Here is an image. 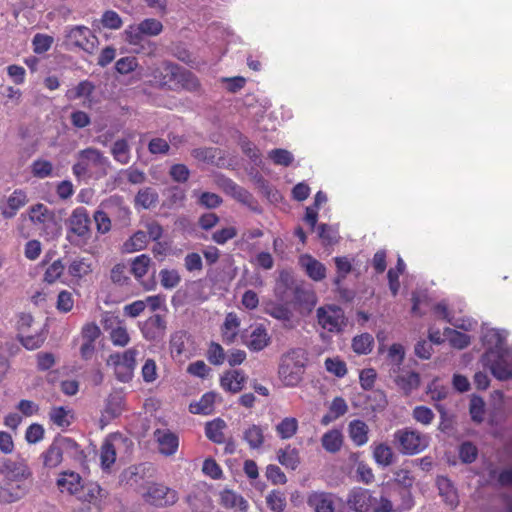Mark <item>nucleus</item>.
<instances>
[{"instance_id":"obj_1","label":"nucleus","mask_w":512,"mask_h":512,"mask_svg":"<svg viewBox=\"0 0 512 512\" xmlns=\"http://www.w3.org/2000/svg\"><path fill=\"white\" fill-rule=\"evenodd\" d=\"M307 352L303 348H292L281 356L278 374L282 383L287 387L297 386L303 379Z\"/></svg>"},{"instance_id":"obj_2","label":"nucleus","mask_w":512,"mask_h":512,"mask_svg":"<svg viewBox=\"0 0 512 512\" xmlns=\"http://www.w3.org/2000/svg\"><path fill=\"white\" fill-rule=\"evenodd\" d=\"M482 362L497 379H512V350L508 347L500 351H486Z\"/></svg>"},{"instance_id":"obj_3","label":"nucleus","mask_w":512,"mask_h":512,"mask_svg":"<svg viewBox=\"0 0 512 512\" xmlns=\"http://www.w3.org/2000/svg\"><path fill=\"white\" fill-rule=\"evenodd\" d=\"M394 443L401 453L415 455L428 447L429 437L417 430L404 428L394 433Z\"/></svg>"},{"instance_id":"obj_4","label":"nucleus","mask_w":512,"mask_h":512,"mask_svg":"<svg viewBox=\"0 0 512 512\" xmlns=\"http://www.w3.org/2000/svg\"><path fill=\"white\" fill-rule=\"evenodd\" d=\"M138 351L135 348L128 349L123 353H114L108 357L107 365L113 366L115 377L122 383L132 380L136 368V356Z\"/></svg>"},{"instance_id":"obj_5","label":"nucleus","mask_w":512,"mask_h":512,"mask_svg":"<svg viewBox=\"0 0 512 512\" xmlns=\"http://www.w3.org/2000/svg\"><path fill=\"white\" fill-rule=\"evenodd\" d=\"M318 324L331 333H340L347 324L343 309L336 305L321 306L316 310Z\"/></svg>"},{"instance_id":"obj_6","label":"nucleus","mask_w":512,"mask_h":512,"mask_svg":"<svg viewBox=\"0 0 512 512\" xmlns=\"http://www.w3.org/2000/svg\"><path fill=\"white\" fill-rule=\"evenodd\" d=\"M65 39L70 45L78 47L83 51L92 54L98 46V38L86 26H68L65 29Z\"/></svg>"},{"instance_id":"obj_7","label":"nucleus","mask_w":512,"mask_h":512,"mask_svg":"<svg viewBox=\"0 0 512 512\" xmlns=\"http://www.w3.org/2000/svg\"><path fill=\"white\" fill-rule=\"evenodd\" d=\"M142 497L146 503L155 507L171 506L178 500L175 490L157 483L149 484Z\"/></svg>"},{"instance_id":"obj_8","label":"nucleus","mask_w":512,"mask_h":512,"mask_svg":"<svg viewBox=\"0 0 512 512\" xmlns=\"http://www.w3.org/2000/svg\"><path fill=\"white\" fill-rule=\"evenodd\" d=\"M78 159H82L88 169L95 174L96 178L105 177L111 169L110 160L96 148H86L78 152Z\"/></svg>"},{"instance_id":"obj_9","label":"nucleus","mask_w":512,"mask_h":512,"mask_svg":"<svg viewBox=\"0 0 512 512\" xmlns=\"http://www.w3.org/2000/svg\"><path fill=\"white\" fill-rule=\"evenodd\" d=\"M163 31L162 23L154 18H147L137 25H131L125 30L127 41L130 44H139L143 36H157Z\"/></svg>"},{"instance_id":"obj_10","label":"nucleus","mask_w":512,"mask_h":512,"mask_svg":"<svg viewBox=\"0 0 512 512\" xmlns=\"http://www.w3.org/2000/svg\"><path fill=\"white\" fill-rule=\"evenodd\" d=\"M0 475L9 482H22L32 477V471L25 460H11L0 458Z\"/></svg>"},{"instance_id":"obj_11","label":"nucleus","mask_w":512,"mask_h":512,"mask_svg":"<svg viewBox=\"0 0 512 512\" xmlns=\"http://www.w3.org/2000/svg\"><path fill=\"white\" fill-rule=\"evenodd\" d=\"M68 232L86 241L91 236V220L88 211L84 207L75 208L66 222Z\"/></svg>"},{"instance_id":"obj_12","label":"nucleus","mask_w":512,"mask_h":512,"mask_svg":"<svg viewBox=\"0 0 512 512\" xmlns=\"http://www.w3.org/2000/svg\"><path fill=\"white\" fill-rule=\"evenodd\" d=\"M161 73L170 78H175V84L180 85L189 92L199 91L201 87L198 78L191 71L182 69L177 65L164 63Z\"/></svg>"},{"instance_id":"obj_13","label":"nucleus","mask_w":512,"mask_h":512,"mask_svg":"<svg viewBox=\"0 0 512 512\" xmlns=\"http://www.w3.org/2000/svg\"><path fill=\"white\" fill-rule=\"evenodd\" d=\"M127 442L122 435L114 434L107 437L100 448V461L104 469H109L116 460V451Z\"/></svg>"},{"instance_id":"obj_14","label":"nucleus","mask_w":512,"mask_h":512,"mask_svg":"<svg viewBox=\"0 0 512 512\" xmlns=\"http://www.w3.org/2000/svg\"><path fill=\"white\" fill-rule=\"evenodd\" d=\"M167 323L160 314H154L140 326L141 333L147 341H159L166 334Z\"/></svg>"},{"instance_id":"obj_15","label":"nucleus","mask_w":512,"mask_h":512,"mask_svg":"<svg viewBox=\"0 0 512 512\" xmlns=\"http://www.w3.org/2000/svg\"><path fill=\"white\" fill-rule=\"evenodd\" d=\"M389 377L405 395H409L420 386V375L417 372L406 370L402 367L394 373L390 372Z\"/></svg>"},{"instance_id":"obj_16","label":"nucleus","mask_w":512,"mask_h":512,"mask_svg":"<svg viewBox=\"0 0 512 512\" xmlns=\"http://www.w3.org/2000/svg\"><path fill=\"white\" fill-rule=\"evenodd\" d=\"M372 493L368 489L353 488L347 496L348 507L355 512H370Z\"/></svg>"},{"instance_id":"obj_17","label":"nucleus","mask_w":512,"mask_h":512,"mask_svg":"<svg viewBox=\"0 0 512 512\" xmlns=\"http://www.w3.org/2000/svg\"><path fill=\"white\" fill-rule=\"evenodd\" d=\"M336 496L327 492H312L307 503L314 512H337L335 507Z\"/></svg>"},{"instance_id":"obj_18","label":"nucleus","mask_w":512,"mask_h":512,"mask_svg":"<svg viewBox=\"0 0 512 512\" xmlns=\"http://www.w3.org/2000/svg\"><path fill=\"white\" fill-rule=\"evenodd\" d=\"M56 484L62 493L67 492L69 495L76 497L78 492H80L83 480L76 472L64 471L59 474Z\"/></svg>"},{"instance_id":"obj_19","label":"nucleus","mask_w":512,"mask_h":512,"mask_svg":"<svg viewBox=\"0 0 512 512\" xmlns=\"http://www.w3.org/2000/svg\"><path fill=\"white\" fill-rule=\"evenodd\" d=\"M155 440L158 443L159 452L165 456H172L176 453L179 446L178 436L169 431L157 429L154 432Z\"/></svg>"},{"instance_id":"obj_20","label":"nucleus","mask_w":512,"mask_h":512,"mask_svg":"<svg viewBox=\"0 0 512 512\" xmlns=\"http://www.w3.org/2000/svg\"><path fill=\"white\" fill-rule=\"evenodd\" d=\"M28 202L27 194L21 190L16 189L7 199L5 205L1 206V215L5 219L13 218L18 210L24 207Z\"/></svg>"},{"instance_id":"obj_21","label":"nucleus","mask_w":512,"mask_h":512,"mask_svg":"<svg viewBox=\"0 0 512 512\" xmlns=\"http://www.w3.org/2000/svg\"><path fill=\"white\" fill-rule=\"evenodd\" d=\"M299 263L312 280L322 281L326 277L325 265L311 255H302Z\"/></svg>"},{"instance_id":"obj_22","label":"nucleus","mask_w":512,"mask_h":512,"mask_svg":"<svg viewBox=\"0 0 512 512\" xmlns=\"http://www.w3.org/2000/svg\"><path fill=\"white\" fill-rule=\"evenodd\" d=\"M247 377L241 370H229L220 379V384L226 391L237 393L241 391L246 383Z\"/></svg>"},{"instance_id":"obj_23","label":"nucleus","mask_w":512,"mask_h":512,"mask_svg":"<svg viewBox=\"0 0 512 512\" xmlns=\"http://www.w3.org/2000/svg\"><path fill=\"white\" fill-rule=\"evenodd\" d=\"M133 138V134H129L127 138L117 139L111 146L110 153L113 159L121 165H127L131 161V147L129 140Z\"/></svg>"},{"instance_id":"obj_24","label":"nucleus","mask_w":512,"mask_h":512,"mask_svg":"<svg viewBox=\"0 0 512 512\" xmlns=\"http://www.w3.org/2000/svg\"><path fill=\"white\" fill-rule=\"evenodd\" d=\"M507 331L498 329H489L483 335V343L487 347L486 351L503 350L506 346Z\"/></svg>"},{"instance_id":"obj_25","label":"nucleus","mask_w":512,"mask_h":512,"mask_svg":"<svg viewBox=\"0 0 512 512\" xmlns=\"http://www.w3.org/2000/svg\"><path fill=\"white\" fill-rule=\"evenodd\" d=\"M437 486L440 496L444 501L451 507L455 508L459 504V498L457 490L453 486L452 482L444 476L437 478Z\"/></svg>"},{"instance_id":"obj_26","label":"nucleus","mask_w":512,"mask_h":512,"mask_svg":"<svg viewBox=\"0 0 512 512\" xmlns=\"http://www.w3.org/2000/svg\"><path fill=\"white\" fill-rule=\"evenodd\" d=\"M271 342L267 329L262 325L254 328L250 334V340L247 342V347L254 352H259L266 348Z\"/></svg>"},{"instance_id":"obj_27","label":"nucleus","mask_w":512,"mask_h":512,"mask_svg":"<svg viewBox=\"0 0 512 512\" xmlns=\"http://www.w3.org/2000/svg\"><path fill=\"white\" fill-rule=\"evenodd\" d=\"M43 466L45 468L53 469L58 467L63 461V452L57 438L53 440L50 446L41 454Z\"/></svg>"},{"instance_id":"obj_28","label":"nucleus","mask_w":512,"mask_h":512,"mask_svg":"<svg viewBox=\"0 0 512 512\" xmlns=\"http://www.w3.org/2000/svg\"><path fill=\"white\" fill-rule=\"evenodd\" d=\"M29 488L24 484H17L14 488L0 487V503L10 504L19 501L27 495Z\"/></svg>"},{"instance_id":"obj_29","label":"nucleus","mask_w":512,"mask_h":512,"mask_svg":"<svg viewBox=\"0 0 512 512\" xmlns=\"http://www.w3.org/2000/svg\"><path fill=\"white\" fill-rule=\"evenodd\" d=\"M367 424L362 420H353L349 424V436L356 446H362L368 442Z\"/></svg>"},{"instance_id":"obj_30","label":"nucleus","mask_w":512,"mask_h":512,"mask_svg":"<svg viewBox=\"0 0 512 512\" xmlns=\"http://www.w3.org/2000/svg\"><path fill=\"white\" fill-rule=\"evenodd\" d=\"M102 491V488L97 483L83 482L76 498L81 502L95 504L102 497Z\"/></svg>"},{"instance_id":"obj_31","label":"nucleus","mask_w":512,"mask_h":512,"mask_svg":"<svg viewBox=\"0 0 512 512\" xmlns=\"http://www.w3.org/2000/svg\"><path fill=\"white\" fill-rule=\"evenodd\" d=\"M323 448L329 453H337L343 444V435L341 431L332 429L323 434L321 438Z\"/></svg>"},{"instance_id":"obj_32","label":"nucleus","mask_w":512,"mask_h":512,"mask_svg":"<svg viewBox=\"0 0 512 512\" xmlns=\"http://www.w3.org/2000/svg\"><path fill=\"white\" fill-rule=\"evenodd\" d=\"M148 237L145 231H136L128 240L123 244V250L126 253H134L145 249L148 245Z\"/></svg>"},{"instance_id":"obj_33","label":"nucleus","mask_w":512,"mask_h":512,"mask_svg":"<svg viewBox=\"0 0 512 512\" xmlns=\"http://www.w3.org/2000/svg\"><path fill=\"white\" fill-rule=\"evenodd\" d=\"M277 459L281 465L291 470H295L300 463L297 449L291 448L290 446H287L285 449L278 450Z\"/></svg>"},{"instance_id":"obj_34","label":"nucleus","mask_w":512,"mask_h":512,"mask_svg":"<svg viewBox=\"0 0 512 512\" xmlns=\"http://www.w3.org/2000/svg\"><path fill=\"white\" fill-rule=\"evenodd\" d=\"M226 427L224 420L217 418L210 421L205 426L206 437L214 443L221 444L224 442L223 429Z\"/></svg>"},{"instance_id":"obj_35","label":"nucleus","mask_w":512,"mask_h":512,"mask_svg":"<svg viewBox=\"0 0 512 512\" xmlns=\"http://www.w3.org/2000/svg\"><path fill=\"white\" fill-rule=\"evenodd\" d=\"M243 439L251 449H259L264 443L263 429L258 425L252 424L243 432Z\"/></svg>"},{"instance_id":"obj_36","label":"nucleus","mask_w":512,"mask_h":512,"mask_svg":"<svg viewBox=\"0 0 512 512\" xmlns=\"http://www.w3.org/2000/svg\"><path fill=\"white\" fill-rule=\"evenodd\" d=\"M159 195L155 189L151 187H145L140 189L135 196V204L141 206L144 209H149L157 204Z\"/></svg>"},{"instance_id":"obj_37","label":"nucleus","mask_w":512,"mask_h":512,"mask_svg":"<svg viewBox=\"0 0 512 512\" xmlns=\"http://www.w3.org/2000/svg\"><path fill=\"white\" fill-rule=\"evenodd\" d=\"M404 358H405L404 347L398 343L392 344L388 350V355H387L388 365L390 366L389 373L390 372L394 373L395 371H398V369L401 367V365L404 361Z\"/></svg>"},{"instance_id":"obj_38","label":"nucleus","mask_w":512,"mask_h":512,"mask_svg":"<svg viewBox=\"0 0 512 512\" xmlns=\"http://www.w3.org/2000/svg\"><path fill=\"white\" fill-rule=\"evenodd\" d=\"M215 397L216 394L213 392L205 393L198 402L190 404V412L193 414H210L213 411Z\"/></svg>"},{"instance_id":"obj_39","label":"nucleus","mask_w":512,"mask_h":512,"mask_svg":"<svg viewBox=\"0 0 512 512\" xmlns=\"http://www.w3.org/2000/svg\"><path fill=\"white\" fill-rule=\"evenodd\" d=\"M19 339L26 349L34 350L44 343L46 335L43 333L41 325H38V327L35 328L34 334H30L29 332L26 334L23 333L19 336Z\"/></svg>"},{"instance_id":"obj_40","label":"nucleus","mask_w":512,"mask_h":512,"mask_svg":"<svg viewBox=\"0 0 512 512\" xmlns=\"http://www.w3.org/2000/svg\"><path fill=\"white\" fill-rule=\"evenodd\" d=\"M221 502L226 508H239L242 512H245L248 508V502L241 495L231 490L222 492Z\"/></svg>"},{"instance_id":"obj_41","label":"nucleus","mask_w":512,"mask_h":512,"mask_svg":"<svg viewBox=\"0 0 512 512\" xmlns=\"http://www.w3.org/2000/svg\"><path fill=\"white\" fill-rule=\"evenodd\" d=\"M56 438L63 454H67L69 457L75 460H80L83 457V451L80 449V446L75 440L62 436Z\"/></svg>"},{"instance_id":"obj_42","label":"nucleus","mask_w":512,"mask_h":512,"mask_svg":"<svg viewBox=\"0 0 512 512\" xmlns=\"http://www.w3.org/2000/svg\"><path fill=\"white\" fill-rule=\"evenodd\" d=\"M53 214L42 203H37L29 209V219L33 224H44L47 220H51Z\"/></svg>"},{"instance_id":"obj_43","label":"nucleus","mask_w":512,"mask_h":512,"mask_svg":"<svg viewBox=\"0 0 512 512\" xmlns=\"http://www.w3.org/2000/svg\"><path fill=\"white\" fill-rule=\"evenodd\" d=\"M91 271V263L86 258H76L68 266L69 275L75 278H82Z\"/></svg>"},{"instance_id":"obj_44","label":"nucleus","mask_w":512,"mask_h":512,"mask_svg":"<svg viewBox=\"0 0 512 512\" xmlns=\"http://www.w3.org/2000/svg\"><path fill=\"white\" fill-rule=\"evenodd\" d=\"M373 457L377 464L387 467L393 463L394 453L391 447L381 443L374 448Z\"/></svg>"},{"instance_id":"obj_45","label":"nucleus","mask_w":512,"mask_h":512,"mask_svg":"<svg viewBox=\"0 0 512 512\" xmlns=\"http://www.w3.org/2000/svg\"><path fill=\"white\" fill-rule=\"evenodd\" d=\"M124 397L120 393H112L109 395L105 407V413L110 418L118 417L123 411Z\"/></svg>"},{"instance_id":"obj_46","label":"nucleus","mask_w":512,"mask_h":512,"mask_svg":"<svg viewBox=\"0 0 512 512\" xmlns=\"http://www.w3.org/2000/svg\"><path fill=\"white\" fill-rule=\"evenodd\" d=\"M298 429V421L293 417L284 418L277 426L276 431L282 439L293 437Z\"/></svg>"},{"instance_id":"obj_47","label":"nucleus","mask_w":512,"mask_h":512,"mask_svg":"<svg viewBox=\"0 0 512 512\" xmlns=\"http://www.w3.org/2000/svg\"><path fill=\"white\" fill-rule=\"evenodd\" d=\"M150 264L151 258L146 254H141L133 259L130 271L136 279H140L147 274Z\"/></svg>"},{"instance_id":"obj_48","label":"nucleus","mask_w":512,"mask_h":512,"mask_svg":"<svg viewBox=\"0 0 512 512\" xmlns=\"http://www.w3.org/2000/svg\"><path fill=\"white\" fill-rule=\"evenodd\" d=\"M239 145L242 152L255 164L262 163L261 152L259 149L246 137H240Z\"/></svg>"},{"instance_id":"obj_49","label":"nucleus","mask_w":512,"mask_h":512,"mask_svg":"<svg viewBox=\"0 0 512 512\" xmlns=\"http://www.w3.org/2000/svg\"><path fill=\"white\" fill-rule=\"evenodd\" d=\"M160 283L165 289H173L181 282V276L176 269H162L159 272Z\"/></svg>"},{"instance_id":"obj_50","label":"nucleus","mask_w":512,"mask_h":512,"mask_svg":"<svg viewBox=\"0 0 512 512\" xmlns=\"http://www.w3.org/2000/svg\"><path fill=\"white\" fill-rule=\"evenodd\" d=\"M373 346V337L364 333L354 337L352 341V348L357 354H368L371 352Z\"/></svg>"},{"instance_id":"obj_51","label":"nucleus","mask_w":512,"mask_h":512,"mask_svg":"<svg viewBox=\"0 0 512 512\" xmlns=\"http://www.w3.org/2000/svg\"><path fill=\"white\" fill-rule=\"evenodd\" d=\"M370 512H395L392 501L383 492L379 497L372 494Z\"/></svg>"},{"instance_id":"obj_52","label":"nucleus","mask_w":512,"mask_h":512,"mask_svg":"<svg viewBox=\"0 0 512 512\" xmlns=\"http://www.w3.org/2000/svg\"><path fill=\"white\" fill-rule=\"evenodd\" d=\"M445 335L448 336L449 342L452 347L457 349H464L470 344V337L462 332L447 328Z\"/></svg>"},{"instance_id":"obj_53","label":"nucleus","mask_w":512,"mask_h":512,"mask_svg":"<svg viewBox=\"0 0 512 512\" xmlns=\"http://www.w3.org/2000/svg\"><path fill=\"white\" fill-rule=\"evenodd\" d=\"M266 503L273 512H283L286 506V498L280 491L273 490L267 495Z\"/></svg>"},{"instance_id":"obj_54","label":"nucleus","mask_w":512,"mask_h":512,"mask_svg":"<svg viewBox=\"0 0 512 512\" xmlns=\"http://www.w3.org/2000/svg\"><path fill=\"white\" fill-rule=\"evenodd\" d=\"M218 154V149L213 147H199L191 151V155L198 161L205 163H214Z\"/></svg>"},{"instance_id":"obj_55","label":"nucleus","mask_w":512,"mask_h":512,"mask_svg":"<svg viewBox=\"0 0 512 512\" xmlns=\"http://www.w3.org/2000/svg\"><path fill=\"white\" fill-rule=\"evenodd\" d=\"M268 157L276 164L282 166H289L294 157L291 152L286 149H273L268 153Z\"/></svg>"},{"instance_id":"obj_56","label":"nucleus","mask_w":512,"mask_h":512,"mask_svg":"<svg viewBox=\"0 0 512 512\" xmlns=\"http://www.w3.org/2000/svg\"><path fill=\"white\" fill-rule=\"evenodd\" d=\"M234 198L256 213L262 212L258 204V201L253 197V195L250 192H248L243 187L237 192Z\"/></svg>"},{"instance_id":"obj_57","label":"nucleus","mask_w":512,"mask_h":512,"mask_svg":"<svg viewBox=\"0 0 512 512\" xmlns=\"http://www.w3.org/2000/svg\"><path fill=\"white\" fill-rule=\"evenodd\" d=\"M207 359L213 365H221L225 360V352L222 346L216 342H211L207 351Z\"/></svg>"},{"instance_id":"obj_58","label":"nucleus","mask_w":512,"mask_h":512,"mask_svg":"<svg viewBox=\"0 0 512 512\" xmlns=\"http://www.w3.org/2000/svg\"><path fill=\"white\" fill-rule=\"evenodd\" d=\"M325 368L329 373L339 378L347 374L346 364L339 358H327L325 360Z\"/></svg>"},{"instance_id":"obj_59","label":"nucleus","mask_w":512,"mask_h":512,"mask_svg":"<svg viewBox=\"0 0 512 512\" xmlns=\"http://www.w3.org/2000/svg\"><path fill=\"white\" fill-rule=\"evenodd\" d=\"M169 176L177 183H185L190 176V170L185 164H173L169 169Z\"/></svg>"},{"instance_id":"obj_60","label":"nucleus","mask_w":512,"mask_h":512,"mask_svg":"<svg viewBox=\"0 0 512 512\" xmlns=\"http://www.w3.org/2000/svg\"><path fill=\"white\" fill-rule=\"evenodd\" d=\"M53 172V165L47 160H35L32 163V173L35 177L46 178L51 176Z\"/></svg>"},{"instance_id":"obj_61","label":"nucleus","mask_w":512,"mask_h":512,"mask_svg":"<svg viewBox=\"0 0 512 512\" xmlns=\"http://www.w3.org/2000/svg\"><path fill=\"white\" fill-rule=\"evenodd\" d=\"M412 416L423 425L431 424L435 417L433 411L426 406H416L412 411Z\"/></svg>"},{"instance_id":"obj_62","label":"nucleus","mask_w":512,"mask_h":512,"mask_svg":"<svg viewBox=\"0 0 512 512\" xmlns=\"http://www.w3.org/2000/svg\"><path fill=\"white\" fill-rule=\"evenodd\" d=\"M101 23L105 28L116 30L121 28L123 22L117 12L107 10L102 15Z\"/></svg>"},{"instance_id":"obj_63","label":"nucleus","mask_w":512,"mask_h":512,"mask_svg":"<svg viewBox=\"0 0 512 512\" xmlns=\"http://www.w3.org/2000/svg\"><path fill=\"white\" fill-rule=\"evenodd\" d=\"M64 264L60 259L55 260L47 269L44 274V280L48 283H54L64 271Z\"/></svg>"},{"instance_id":"obj_64","label":"nucleus","mask_w":512,"mask_h":512,"mask_svg":"<svg viewBox=\"0 0 512 512\" xmlns=\"http://www.w3.org/2000/svg\"><path fill=\"white\" fill-rule=\"evenodd\" d=\"M110 339L115 346L119 347H125L130 341L128 331L123 326L114 328L110 333Z\"/></svg>"}]
</instances>
